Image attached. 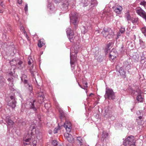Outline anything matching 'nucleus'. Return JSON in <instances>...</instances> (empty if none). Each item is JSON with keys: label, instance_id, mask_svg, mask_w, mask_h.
<instances>
[{"label": "nucleus", "instance_id": "f257e3e1", "mask_svg": "<svg viewBox=\"0 0 146 146\" xmlns=\"http://www.w3.org/2000/svg\"><path fill=\"white\" fill-rule=\"evenodd\" d=\"M36 126L35 124H32L30 127L29 134L25 136L23 138V143L25 145H29L31 143V139L34 138L35 136L38 139L41 135V133L38 129H35Z\"/></svg>", "mask_w": 146, "mask_h": 146}, {"label": "nucleus", "instance_id": "f03ea898", "mask_svg": "<svg viewBox=\"0 0 146 146\" xmlns=\"http://www.w3.org/2000/svg\"><path fill=\"white\" fill-rule=\"evenodd\" d=\"M102 34L104 37L109 39L112 38L114 35L112 30L109 28H104L102 32Z\"/></svg>", "mask_w": 146, "mask_h": 146}, {"label": "nucleus", "instance_id": "7ed1b4c3", "mask_svg": "<svg viewBox=\"0 0 146 146\" xmlns=\"http://www.w3.org/2000/svg\"><path fill=\"white\" fill-rule=\"evenodd\" d=\"M106 95L109 100H113L115 98L114 93L111 89L106 88Z\"/></svg>", "mask_w": 146, "mask_h": 146}, {"label": "nucleus", "instance_id": "20e7f679", "mask_svg": "<svg viewBox=\"0 0 146 146\" xmlns=\"http://www.w3.org/2000/svg\"><path fill=\"white\" fill-rule=\"evenodd\" d=\"M137 13L145 19L146 21V13L140 7H137L135 9Z\"/></svg>", "mask_w": 146, "mask_h": 146}, {"label": "nucleus", "instance_id": "39448f33", "mask_svg": "<svg viewBox=\"0 0 146 146\" xmlns=\"http://www.w3.org/2000/svg\"><path fill=\"white\" fill-rule=\"evenodd\" d=\"M134 137L133 136H130L128 137L123 142V144L125 146H129V145L133 143L134 141Z\"/></svg>", "mask_w": 146, "mask_h": 146}, {"label": "nucleus", "instance_id": "423d86ee", "mask_svg": "<svg viewBox=\"0 0 146 146\" xmlns=\"http://www.w3.org/2000/svg\"><path fill=\"white\" fill-rule=\"evenodd\" d=\"M68 37L71 42L75 43L78 42L79 43L80 41L79 37L77 36H75L74 34V35H70Z\"/></svg>", "mask_w": 146, "mask_h": 146}, {"label": "nucleus", "instance_id": "0eeeda50", "mask_svg": "<svg viewBox=\"0 0 146 146\" xmlns=\"http://www.w3.org/2000/svg\"><path fill=\"white\" fill-rule=\"evenodd\" d=\"M75 53V55L72 54V51H71L70 53V63L71 66L74 64V62L76 61V54L78 53L77 51L74 52Z\"/></svg>", "mask_w": 146, "mask_h": 146}, {"label": "nucleus", "instance_id": "6e6552de", "mask_svg": "<svg viewBox=\"0 0 146 146\" xmlns=\"http://www.w3.org/2000/svg\"><path fill=\"white\" fill-rule=\"evenodd\" d=\"M11 100L7 102L8 105L11 107L12 108H14L16 106V102L13 96H12L10 97Z\"/></svg>", "mask_w": 146, "mask_h": 146}, {"label": "nucleus", "instance_id": "1a4fd4ad", "mask_svg": "<svg viewBox=\"0 0 146 146\" xmlns=\"http://www.w3.org/2000/svg\"><path fill=\"white\" fill-rule=\"evenodd\" d=\"M114 11L117 14H119L121 13L123 9L122 7L120 5L116 4L113 7Z\"/></svg>", "mask_w": 146, "mask_h": 146}, {"label": "nucleus", "instance_id": "9d476101", "mask_svg": "<svg viewBox=\"0 0 146 146\" xmlns=\"http://www.w3.org/2000/svg\"><path fill=\"white\" fill-rule=\"evenodd\" d=\"M141 91L139 90L137 91H136L135 92H132V94H135V95H138V96H137L136 99L137 100L140 102H141L143 101V97L141 96Z\"/></svg>", "mask_w": 146, "mask_h": 146}, {"label": "nucleus", "instance_id": "9b49d317", "mask_svg": "<svg viewBox=\"0 0 146 146\" xmlns=\"http://www.w3.org/2000/svg\"><path fill=\"white\" fill-rule=\"evenodd\" d=\"M64 127L65 128L67 132H70L72 128V124L70 121H66L64 123Z\"/></svg>", "mask_w": 146, "mask_h": 146}, {"label": "nucleus", "instance_id": "f8f14e48", "mask_svg": "<svg viewBox=\"0 0 146 146\" xmlns=\"http://www.w3.org/2000/svg\"><path fill=\"white\" fill-rule=\"evenodd\" d=\"M69 132L65 133L64 134V136L66 139L70 142L72 143L74 141V138L72 135L68 133Z\"/></svg>", "mask_w": 146, "mask_h": 146}, {"label": "nucleus", "instance_id": "ddd939ff", "mask_svg": "<svg viewBox=\"0 0 146 146\" xmlns=\"http://www.w3.org/2000/svg\"><path fill=\"white\" fill-rule=\"evenodd\" d=\"M12 62H14L15 64H14L13 65H12V66L15 65V64H16V65L18 68L19 69H21L22 68V64L23 63V62L21 60H18L16 62V63H15L16 62L15 60H13L12 61H11V64H13Z\"/></svg>", "mask_w": 146, "mask_h": 146}, {"label": "nucleus", "instance_id": "4468645a", "mask_svg": "<svg viewBox=\"0 0 146 146\" xmlns=\"http://www.w3.org/2000/svg\"><path fill=\"white\" fill-rule=\"evenodd\" d=\"M26 78V76L25 74L23 75L21 77V80L25 84H27V81L25 79ZM27 85L28 86L29 90L30 91L32 90L33 89L32 86L28 84H27Z\"/></svg>", "mask_w": 146, "mask_h": 146}, {"label": "nucleus", "instance_id": "2eb2a0df", "mask_svg": "<svg viewBox=\"0 0 146 146\" xmlns=\"http://www.w3.org/2000/svg\"><path fill=\"white\" fill-rule=\"evenodd\" d=\"M78 15L76 13L75 15L70 17L71 23L73 24L74 25H77V19L78 17Z\"/></svg>", "mask_w": 146, "mask_h": 146}, {"label": "nucleus", "instance_id": "dca6fc26", "mask_svg": "<svg viewBox=\"0 0 146 146\" xmlns=\"http://www.w3.org/2000/svg\"><path fill=\"white\" fill-rule=\"evenodd\" d=\"M116 69L119 70V72L121 76H124L125 74V72L124 70V67H120L118 65L116 66Z\"/></svg>", "mask_w": 146, "mask_h": 146}, {"label": "nucleus", "instance_id": "f3484780", "mask_svg": "<svg viewBox=\"0 0 146 146\" xmlns=\"http://www.w3.org/2000/svg\"><path fill=\"white\" fill-rule=\"evenodd\" d=\"M38 98L39 100H41L40 103L43 102L44 100V94L42 92L39 93L38 95Z\"/></svg>", "mask_w": 146, "mask_h": 146}, {"label": "nucleus", "instance_id": "a211bd4d", "mask_svg": "<svg viewBox=\"0 0 146 146\" xmlns=\"http://www.w3.org/2000/svg\"><path fill=\"white\" fill-rule=\"evenodd\" d=\"M117 55V53L116 51H115L114 52L113 51H111L110 55V58L113 60L116 57Z\"/></svg>", "mask_w": 146, "mask_h": 146}, {"label": "nucleus", "instance_id": "6ab92c4d", "mask_svg": "<svg viewBox=\"0 0 146 146\" xmlns=\"http://www.w3.org/2000/svg\"><path fill=\"white\" fill-rule=\"evenodd\" d=\"M125 17L127 19L128 21H131L132 20V18L131 17L129 14V12L128 11L127 12L125 13Z\"/></svg>", "mask_w": 146, "mask_h": 146}, {"label": "nucleus", "instance_id": "aec40b11", "mask_svg": "<svg viewBox=\"0 0 146 146\" xmlns=\"http://www.w3.org/2000/svg\"><path fill=\"white\" fill-rule=\"evenodd\" d=\"M5 84V79L1 76H0V88H1Z\"/></svg>", "mask_w": 146, "mask_h": 146}, {"label": "nucleus", "instance_id": "412c9836", "mask_svg": "<svg viewBox=\"0 0 146 146\" xmlns=\"http://www.w3.org/2000/svg\"><path fill=\"white\" fill-rule=\"evenodd\" d=\"M6 121L9 125H12L13 123V121L10 119L9 117H6Z\"/></svg>", "mask_w": 146, "mask_h": 146}, {"label": "nucleus", "instance_id": "4be33fe9", "mask_svg": "<svg viewBox=\"0 0 146 146\" xmlns=\"http://www.w3.org/2000/svg\"><path fill=\"white\" fill-rule=\"evenodd\" d=\"M45 44V42L44 40L40 39L39 40L38 44V46L39 47H41L42 46Z\"/></svg>", "mask_w": 146, "mask_h": 146}, {"label": "nucleus", "instance_id": "5701e85b", "mask_svg": "<svg viewBox=\"0 0 146 146\" xmlns=\"http://www.w3.org/2000/svg\"><path fill=\"white\" fill-rule=\"evenodd\" d=\"M66 33L68 36L72 35H74V33L72 30L70 28H67L66 31Z\"/></svg>", "mask_w": 146, "mask_h": 146}, {"label": "nucleus", "instance_id": "b1692460", "mask_svg": "<svg viewBox=\"0 0 146 146\" xmlns=\"http://www.w3.org/2000/svg\"><path fill=\"white\" fill-rule=\"evenodd\" d=\"M136 120L137 121L139 124H141L142 121V117L141 116H139L137 119Z\"/></svg>", "mask_w": 146, "mask_h": 146}, {"label": "nucleus", "instance_id": "393cba45", "mask_svg": "<svg viewBox=\"0 0 146 146\" xmlns=\"http://www.w3.org/2000/svg\"><path fill=\"white\" fill-rule=\"evenodd\" d=\"M7 80L10 82L9 84V85L10 86H13V80L12 78H9L7 79Z\"/></svg>", "mask_w": 146, "mask_h": 146}, {"label": "nucleus", "instance_id": "a878e982", "mask_svg": "<svg viewBox=\"0 0 146 146\" xmlns=\"http://www.w3.org/2000/svg\"><path fill=\"white\" fill-rule=\"evenodd\" d=\"M142 33L146 36V27H144L141 29Z\"/></svg>", "mask_w": 146, "mask_h": 146}, {"label": "nucleus", "instance_id": "bb28decb", "mask_svg": "<svg viewBox=\"0 0 146 146\" xmlns=\"http://www.w3.org/2000/svg\"><path fill=\"white\" fill-rule=\"evenodd\" d=\"M77 140L78 141V143L80 144V145H82V140L80 137H78L77 138Z\"/></svg>", "mask_w": 146, "mask_h": 146}, {"label": "nucleus", "instance_id": "cd10ccee", "mask_svg": "<svg viewBox=\"0 0 146 146\" xmlns=\"http://www.w3.org/2000/svg\"><path fill=\"white\" fill-rule=\"evenodd\" d=\"M30 108L31 109H33V110L34 111H35L36 110V108H35V107L34 104L33 103H31V106Z\"/></svg>", "mask_w": 146, "mask_h": 146}, {"label": "nucleus", "instance_id": "c85d7f7f", "mask_svg": "<svg viewBox=\"0 0 146 146\" xmlns=\"http://www.w3.org/2000/svg\"><path fill=\"white\" fill-rule=\"evenodd\" d=\"M132 20L131 21V22H132L133 23H137L138 21V18H133L132 19Z\"/></svg>", "mask_w": 146, "mask_h": 146}, {"label": "nucleus", "instance_id": "c756f323", "mask_svg": "<svg viewBox=\"0 0 146 146\" xmlns=\"http://www.w3.org/2000/svg\"><path fill=\"white\" fill-rule=\"evenodd\" d=\"M59 111L60 113V117L61 118H63L64 117V112L62 110H59Z\"/></svg>", "mask_w": 146, "mask_h": 146}, {"label": "nucleus", "instance_id": "7c9ffc66", "mask_svg": "<svg viewBox=\"0 0 146 146\" xmlns=\"http://www.w3.org/2000/svg\"><path fill=\"white\" fill-rule=\"evenodd\" d=\"M20 30L21 31H23V32L24 33V34L25 35L27 38L28 39V36H27V34L26 33V32L24 30V29L23 27H20Z\"/></svg>", "mask_w": 146, "mask_h": 146}, {"label": "nucleus", "instance_id": "2f4dec72", "mask_svg": "<svg viewBox=\"0 0 146 146\" xmlns=\"http://www.w3.org/2000/svg\"><path fill=\"white\" fill-rule=\"evenodd\" d=\"M60 129V127L58 126L57 127L55 128L53 131V133L54 134L57 133L58 131Z\"/></svg>", "mask_w": 146, "mask_h": 146}, {"label": "nucleus", "instance_id": "473e14b6", "mask_svg": "<svg viewBox=\"0 0 146 146\" xmlns=\"http://www.w3.org/2000/svg\"><path fill=\"white\" fill-rule=\"evenodd\" d=\"M87 83L86 82L84 84V88H82L81 85H79L80 86V87H81L82 88L84 89H86L87 88Z\"/></svg>", "mask_w": 146, "mask_h": 146}, {"label": "nucleus", "instance_id": "72a5a7b5", "mask_svg": "<svg viewBox=\"0 0 146 146\" xmlns=\"http://www.w3.org/2000/svg\"><path fill=\"white\" fill-rule=\"evenodd\" d=\"M120 32L121 33H124L125 31V28L124 27H121L119 30Z\"/></svg>", "mask_w": 146, "mask_h": 146}, {"label": "nucleus", "instance_id": "f704fd0d", "mask_svg": "<svg viewBox=\"0 0 146 146\" xmlns=\"http://www.w3.org/2000/svg\"><path fill=\"white\" fill-rule=\"evenodd\" d=\"M29 60L28 62V64L29 65H30L33 62V60L31 57H29Z\"/></svg>", "mask_w": 146, "mask_h": 146}, {"label": "nucleus", "instance_id": "c9c22d12", "mask_svg": "<svg viewBox=\"0 0 146 146\" xmlns=\"http://www.w3.org/2000/svg\"><path fill=\"white\" fill-rule=\"evenodd\" d=\"M69 5L68 1H66V3L63 4V6H64L66 9L68 8V6Z\"/></svg>", "mask_w": 146, "mask_h": 146}, {"label": "nucleus", "instance_id": "e433bc0d", "mask_svg": "<svg viewBox=\"0 0 146 146\" xmlns=\"http://www.w3.org/2000/svg\"><path fill=\"white\" fill-rule=\"evenodd\" d=\"M28 5L27 4H25V11L26 12L28 11Z\"/></svg>", "mask_w": 146, "mask_h": 146}, {"label": "nucleus", "instance_id": "4c0bfd02", "mask_svg": "<svg viewBox=\"0 0 146 146\" xmlns=\"http://www.w3.org/2000/svg\"><path fill=\"white\" fill-rule=\"evenodd\" d=\"M107 12H104L102 14V15L101 17H103L106 16V14H107Z\"/></svg>", "mask_w": 146, "mask_h": 146}, {"label": "nucleus", "instance_id": "58836bf2", "mask_svg": "<svg viewBox=\"0 0 146 146\" xmlns=\"http://www.w3.org/2000/svg\"><path fill=\"white\" fill-rule=\"evenodd\" d=\"M37 143V141L35 140H34L33 142V146H36Z\"/></svg>", "mask_w": 146, "mask_h": 146}, {"label": "nucleus", "instance_id": "ea45409f", "mask_svg": "<svg viewBox=\"0 0 146 146\" xmlns=\"http://www.w3.org/2000/svg\"><path fill=\"white\" fill-rule=\"evenodd\" d=\"M62 0H54V1L55 3H60L61 1Z\"/></svg>", "mask_w": 146, "mask_h": 146}, {"label": "nucleus", "instance_id": "a19ab883", "mask_svg": "<svg viewBox=\"0 0 146 146\" xmlns=\"http://www.w3.org/2000/svg\"><path fill=\"white\" fill-rule=\"evenodd\" d=\"M140 44L141 45V46L142 47H143L142 46H143V44H144L143 42V41H142L141 40H140Z\"/></svg>", "mask_w": 146, "mask_h": 146}, {"label": "nucleus", "instance_id": "79ce46f5", "mask_svg": "<svg viewBox=\"0 0 146 146\" xmlns=\"http://www.w3.org/2000/svg\"><path fill=\"white\" fill-rule=\"evenodd\" d=\"M17 2L19 4H21L22 2V0H17Z\"/></svg>", "mask_w": 146, "mask_h": 146}, {"label": "nucleus", "instance_id": "37998d69", "mask_svg": "<svg viewBox=\"0 0 146 146\" xmlns=\"http://www.w3.org/2000/svg\"><path fill=\"white\" fill-rule=\"evenodd\" d=\"M129 146H135V142L133 143H131L129 145Z\"/></svg>", "mask_w": 146, "mask_h": 146}, {"label": "nucleus", "instance_id": "c03bdc74", "mask_svg": "<svg viewBox=\"0 0 146 146\" xmlns=\"http://www.w3.org/2000/svg\"><path fill=\"white\" fill-rule=\"evenodd\" d=\"M143 92L144 94H146V88L143 89Z\"/></svg>", "mask_w": 146, "mask_h": 146}, {"label": "nucleus", "instance_id": "a18cd8bd", "mask_svg": "<svg viewBox=\"0 0 146 146\" xmlns=\"http://www.w3.org/2000/svg\"><path fill=\"white\" fill-rule=\"evenodd\" d=\"M49 133L50 134H51L52 133V131L51 130H50L49 131Z\"/></svg>", "mask_w": 146, "mask_h": 146}, {"label": "nucleus", "instance_id": "49530a36", "mask_svg": "<svg viewBox=\"0 0 146 146\" xmlns=\"http://www.w3.org/2000/svg\"><path fill=\"white\" fill-rule=\"evenodd\" d=\"M111 45V43H109L108 44V48H109V46Z\"/></svg>", "mask_w": 146, "mask_h": 146}, {"label": "nucleus", "instance_id": "de8ad7c7", "mask_svg": "<svg viewBox=\"0 0 146 146\" xmlns=\"http://www.w3.org/2000/svg\"><path fill=\"white\" fill-rule=\"evenodd\" d=\"M3 3V2L0 0V5H1Z\"/></svg>", "mask_w": 146, "mask_h": 146}, {"label": "nucleus", "instance_id": "09e8293b", "mask_svg": "<svg viewBox=\"0 0 146 146\" xmlns=\"http://www.w3.org/2000/svg\"><path fill=\"white\" fill-rule=\"evenodd\" d=\"M120 33H119L117 35V37H118L119 36H120Z\"/></svg>", "mask_w": 146, "mask_h": 146}, {"label": "nucleus", "instance_id": "8fccbe9b", "mask_svg": "<svg viewBox=\"0 0 146 146\" xmlns=\"http://www.w3.org/2000/svg\"><path fill=\"white\" fill-rule=\"evenodd\" d=\"M9 74L10 75H12L13 74H12V73L11 72V73H9Z\"/></svg>", "mask_w": 146, "mask_h": 146}, {"label": "nucleus", "instance_id": "3c124183", "mask_svg": "<svg viewBox=\"0 0 146 146\" xmlns=\"http://www.w3.org/2000/svg\"><path fill=\"white\" fill-rule=\"evenodd\" d=\"M93 94L92 93H91V94H90V95H89V96H91V95H93Z\"/></svg>", "mask_w": 146, "mask_h": 146}, {"label": "nucleus", "instance_id": "603ef678", "mask_svg": "<svg viewBox=\"0 0 146 146\" xmlns=\"http://www.w3.org/2000/svg\"><path fill=\"white\" fill-rule=\"evenodd\" d=\"M56 105V108H58V105H56H56Z\"/></svg>", "mask_w": 146, "mask_h": 146}, {"label": "nucleus", "instance_id": "864d4df0", "mask_svg": "<svg viewBox=\"0 0 146 146\" xmlns=\"http://www.w3.org/2000/svg\"><path fill=\"white\" fill-rule=\"evenodd\" d=\"M1 12H1V10H0V13H1Z\"/></svg>", "mask_w": 146, "mask_h": 146}, {"label": "nucleus", "instance_id": "5fc2aeb1", "mask_svg": "<svg viewBox=\"0 0 146 146\" xmlns=\"http://www.w3.org/2000/svg\"><path fill=\"white\" fill-rule=\"evenodd\" d=\"M108 133H106V136H108Z\"/></svg>", "mask_w": 146, "mask_h": 146}, {"label": "nucleus", "instance_id": "6e6d98bb", "mask_svg": "<svg viewBox=\"0 0 146 146\" xmlns=\"http://www.w3.org/2000/svg\"><path fill=\"white\" fill-rule=\"evenodd\" d=\"M50 10H51V8H50Z\"/></svg>", "mask_w": 146, "mask_h": 146}]
</instances>
